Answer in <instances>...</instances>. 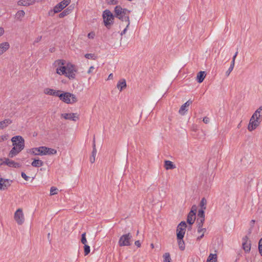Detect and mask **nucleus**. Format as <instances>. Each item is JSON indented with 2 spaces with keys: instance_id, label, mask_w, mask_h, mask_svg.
<instances>
[{
  "instance_id": "nucleus-11",
  "label": "nucleus",
  "mask_w": 262,
  "mask_h": 262,
  "mask_svg": "<svg viewBox=\"0 0 262 262\" xmlns=\"http://www.w3.org/2000/svg\"><path fill=\"white\" fill-rule=\"evenodd\" d=\"M71 2V0H63L59 4H58L54 8V11L55 13H58L60 12L62 9H63L66 7H67L69 4H70Z\"/></svg>"
},
{
  "instance_id": "nucleus-63",
  "label": "nucleus",
  "mask_w": 262,
  "mask_h": 262,
  "mask_svg": "<svg viewBox=\"0 0 262 262\" xmlns=\"http://www.w3.org/2000/svg\"><path fill=\"white\" fill-rule=\"evenodd\" d=\"M48 238H49V236H50V233H48Z\"/></svg>"
},
{
  "instance_id": "nucleus-53",
  "label": "nucleus",
  "mask_w": 262,
  "mask_h": 262,
  "mask_svg": "<svg viewBox=\"0 0 262 262\" xmlns=\"http://www.w3.org/2000/svg\"><path fill=\"white\" fill-rule=\"evenodd\" d=\"M94 69H95V68H94V67L93 66H91V67L89 68V70H88V73H89V74L91 73L93 71V70H94Z\"/></svg>"
},
{
  "instance_id": "nucleus-38",
  "label": "nucleus",
  "mask_w": 262,
  "mask_h": 262,
  "mask_svg": "<svg viewBox=\"0 0 262 262\" xmlns=\"http://www.w3.org/2000/svg\"><path fill=\"white\" fill-rule=\"evenodd\" d=\"M204 210L201 209V210H199L198 213V218H203L205 219V213H204Z\"/></svg>"
},
{
  "instance_id": "nucleus-25",
  "label": "nucleus",
  "mask_w": 262,
  "mask_h": 262,
  "mask_svg": "<svg viewBox=\"0 0 262 262\" xmlns=\"http://www.w3.org/2000/svg\"><path fill=\"white\" fill-rule=\"evenodd\" d=\"M164 167L166 169H173L176 168V166L173 164V163L168 160H166L164 162Z\"/></svg>"
},
{
  "instance_id": "nucleus-52",
  "label": "nucleus",
  "mask_w": 262,
  "mask_h": 262,
  "mask_svg": "<svg viewBox=\"0 0 262 262\" xmlns=\"http://www.w3.org/2000/svg\"><path fill=\"white\" fill-rule=\"evenodd\" d=\"M118 2L117 0H110L109 3L112 5H117Z\"/></svg>"
},
{
  "instance_id": "nucleus-46",
  "label": "nucleus",
  "mask_w": 262,
  "mask_h": 262,
  "mask_svg": "<svg viewBox=\"0 0 262 262\" xmlns=\"http://www.w3.org/2000/svg\"><path fill=\"white\" fill-rule=\"evenodd\" d=\"M85 57L88 59H94V55L93 54L91 53H88L85 54L84 55Z\"/></svg>"
},
{
  "instance_id": "nucleus-33",
  "label": "nucleus",
  "mask_w": 262,
  "mask_h": 262,
  "mask_svg": "<svg viewBox=\"0 0 262 262\" xmlns=\"http://www.w3.org/2000/svg\"><path fill=\"white\" fill-rule=\"evenodd\" d=\"M243 248L245 252H249L251 249L250 244L248 243L247 242H245L243 243Z\"/></svg>"
},
{
  "instance_id": "nucleus-15",
  "label": "nucleus",
  "mask_w": 262,
  "mask_h": 262,
  "mask_svg": "<svg viewBox=\"0 0 262 262\" xmlns=\"http://www.w3.org/2000/svg\"><path fill=\"white\" fill-rule=\"evenodd\" d=\"M4 163L5 165L8 166L10 167L19 168L20 167L19 163L11 160L8 158H5L4 159Z\"/></svg>"
},
{
  "instance_id": "nucleus-40",
  "label": "nucleus",
  "mask_w": 262,
  "mask_h": 262,
  "mask_svg": "<svg viewBox=\"0 0 262 262\" xmlns=\"http://www.w3.org/2000/svg\"><path fill=\"white\" fill-rule=\"evenodd\" d=\"M17 5L19 6H28V4L26 0H19L17 2Z\"/></svg>"
},
{
  "instance_id": "nucleus-54",
  "label": "nucleus",
  "mask_w": 262,
  "mask_h": 262,
  "mask_svg": "<svg viewBox=\"0 0 262 262\" xmlns=\"http://www.w3.org/2000/svg\"><path fill=\"white\" fill-rule=\"evenodd\" d=\"M4 29L2 27H0V36H2L4 33Z\"/></svg>"
},
{
  "instance_id": "nucleus-36",
  "label": "nucleus",
  "mask_w": 262,
  "mask_h": 262,
  "mask_svg": "<svg viewBox=\"0 0 262 262\" xmlns=\"http://www.w3.org/2000/svg\"><path fill=\"white\" fill-rule=\"evenodd\" d=\"M164 262H170V256L169 253H165L163 255Z\"/></svg>"
},
{
  "instance_id": "nucleus-62",
  "label": "nucleus",
  "mask_w": 262,
  "mask_h": 262,
  "mask_svg": "<svg viewBox=\"0 0 262 262\" xmlns=\"http://www.w3.org/2000/svg\"><path fill=\"white\" fill-rule=\"evenodd\" d=\"M251 223L253 224L255 223V221L254 220H252Z\"/></svg>"
},
{
  "instance_id": "nucleus-4",
  "label": "nucleus",
  "mask_w": 262,
  "mask_h": 262,
  "mask_svg": "<svg viewBox=\"0 0 262 262\" xmlns=\"http://www.w3.org/2000/svg\"><path fill=\"white\" fill-rule=\"evenodd\" d=\"M115 16L108 10H105L103 12V18L105 26L109 28L110 26L113 23Z\"/></svg>"
},
{
  "instance_id": "nucleus-20",
  "label": "nucleus",
  "mask_w": 262,
  "mask_h": 262,
  "mask_svg": "<svg viewBox=\"0 0 262 262\" xmlns=\"http://www.w3.org/2000/svg\"><path fill=\"white\" fill-rule=\"evenodd\" d=\"M21 150H22V149H18L17 147L13 146V147L11 149V150L9 152L8 156L10 158H13L14 157H15V156L18 155Z\"/></svg>"
},
{
  "instance_id": "nucleus-24",
  "label": "nucleus",
  "mask_w": 262,
  "mask_h": 262,
  "mask_svg": "<svg viewBox=\"0 0 262 262\" xmlns=\"http://www.w3.org/2000/svg\"><path fill=\"white\" fill-rule=\"evenodd\" d=\"M206 74L204 71H200L199 72L196 76V79L199 83H201L203 81L204 78H205Z\"/></svg>"
},
{
  "instance_id": "nucleus-48",
  "label": "nucleus",
  "mask_w": 262,
  "mask_h": 262,
  "mask_svg": "<svg viewBox=\"0 0 262 262\" xmlns=\"http://www.w3.org/2000/svg\"><path fill=\"white\" fill-rule=\"evenodd\" d=\"M21 176L22 178H24L26 181H28L29 178L26 175V174L25 172H22L21 173Z\"/></svg>"
},
{
  "instance_id": "nucleus-2",
  "label": "nucleus",
  "mask_w": 262,
  "mask_h": 262,
  "mask_svg": "<svg viewBox=\"0 0 262 262\" xmlns=\"http://www.w3.org/2000/svg\"><path fill=\"white\" fill-rule=\"evenodd\" d=\"M114 12V16L116 17L122 21H125L127 22V27H128L130 25L129 14L130 11L126 9L122 8L120 6L118 5L115 8Z\"/></svg>"
},
{
  "instance_id": "nucleus-22",
  "label": "nucleus",
  "mask_w": 262,
  "mask_h": 262,
  "mask_svg": "<svg viewBox=\"0 0 262 262\" xmlns=\"http://www.w3.org/2000/svg\"><path fill=\"white\" fill-rule=\"evenodd\" d=\"M10 182L11 181L8 179H4L2 182V184H0V189L4 190L7 189V188L11 185Z\"/></svg>"
},
{
  "instance_id": "nucleus-58",
  "label": "nucleus",
  "mask_w": 262,
  "mask_h": 262,
  "mask_svg": "<svg viewBox=\"0 0 262 262\" xmlns=\"http://www.w3.org/2000/svg\"><path fill=\"white\" fill-rule=\"evenodd\" d=\"M3 164H5L4 160L1 159H0V165H2Z\"/></svg>"
},
{
  "instance_id": "nucleus-39",
  "label": "nucleus",
  "mask_w": 262,
  "mask_h": 262,
  "mask_svg": "<svg viewBox=\"0 0 262 262\" xmlns=\"http://www.w3.org/2000/svg\"><path fill=\"white\" fill-rule=\"evenodd\" d=\"M58 189L55 187H52L50 189V194L51 195H55L58 193Z\"/></svg>"
},
{
  "instance_id": "nucleus-8",
  "label": "nucleus",
  "mask_w": 262,
  "mask_h": 262,
  "mask_svg": "<svg viewBox=\"0 0 262 262\" xmlns=\"http://www.w3.org/2000/svg\"><path fill=\"white\" fill-rule=\"evenodd\" d=\"M132 235L129 234H126L121 236L119 241V245L121 247L130 245V241Z\"/></svg>"
},
{
  "instance_id": "nucleus-6",
  "label": "nucleus",
  "mask_w": 262,
  "mask_h": 262,
  "mask_svg": "<svg viewBox=\"0 0 262 262\" xmlns=\"http://www.w3.org/2000/svg\"><path fill=\"white\" fill-rule=\"evenodd\" d=\"M11 141L13 146L17 147L20 149H23L25 147V140L20 136H16L12 138Z\"/></svg>"
},
{
  "instance_id": "nucleus-60",
  "label": "nucleus",
  "mask_w": 262,
  "mask_h": 262,
  "mask_svg": "<svg viewBox=\"0 0 262 262\" xmlns=\"http://www.w3.org/2000/svg\"><path fill=\"white\" fill-rule=\"evenodd\" d=\"M50 51L51 52H53L54 51V48H53V49H50Z\"/></svg>"
},
{
  "instance_id": "nucleus-56",
  "label": "nucleus",
  "mask_w": 262,
  "mask_h": 262,
  "mask_svg": "<svg viewBox=\"0 0 262 262\" xmlns=\"http://www.w3.org/2000/svg\"><path fill=\"white\" fill-rule=\"evenodd\" d=\"M127 26H126V28L122 31V32L121 33V35H123V34H125L126 31H127Z\"/></svg>"
},
{
  "instance_id": "nucleus-61",
  "label": "nucleus",
  "mask_w": 262,
  "mask_h": 262,
  "mask_svg": "<svg viewBox=\"0 0 262 262\" xmlns=\"http://www.w3.org/2000/svg\"><path fill=\"white\" fill-rule=\"evenodd\" d=\"M150 246L152 248H154V245L153 244H151Z\"/></svg>"
},
{
  "instance_id": "nucleus-13",
  "label": "nucleus",
  "mask_w": 262,
  "mask_h": 262,
  "mask_svg": "<svg viewBox=\"0 0 262 262\" xmlns=\"http://www.w3.org/2000/svg\"><path fill=\"white\" fill-rule=\"evenodd\" d=\"M61 92V91L60 90H55L48 88H45L43 90V93L45 94L58 97Z\"/></svg>"
},
{
  "instance_id": "nucleus-31",
  "label": "nucleus",
  "mask_w": 262,
  "mask_h": 262,
  "mask_svg": "<svg viewBox=\"0 0 262 262\" xmlns=\"http://www.w3.org/2000/svg\"><path fill=\"white\" fill-rule=\"evenodd\" d=\"M205 219L198 218L196 220L197 227L199 229H206V228H202Z\"/></svg>"
},
{
  "instance_id": "nucleus-57",
  "label": "nucleus",
  "mask_w": 262,
  "mask_h": 262,
  "mask_svg": "<svg viewBox=\"0 0 262 262\" xmlns=\"http://www.w3.org/2000/svg\"><path fill=\"white\" fill-rule=\"evenodd\" d=\"M113 78V75L112 73L110 74L109 75H108V78L107 79L108 80H110V79H112Z\"/></svg>"
},
{
  "instance_id": "nucleus-7",
  "label": "nucleus",
  "mask_w": 262,
  "mask_h": 262,
  "mask_svg": "<svg viewBox=\"0 0 262 262\" xmlns=\"http://www.w3.org/2000/svg\"><path fill=\"white\" fill-rule=\"evenodd\" d=\"M66 68L65 73L63 75L69 79H74L75 77V72H76L75 66L71 63H68L67 64Z\"/></svg>"
},
{
  "instance_id": "nucleus-28",
  "label": "nucleus",
  "mask_w": 262,
  "mask_h": 262,
  "mask_svg": "<svg viewBox=\"0 0 262 262\" xmlns=\"http://www.w3.org/2000/svg\"><path fill=\"white\" fill-rule=\"evenodd\" d=\"M204 230H194L193 235L196 237L198 240H200L204 235Z\"/></svg>"
},
{
  "instance_id": "nucleus-17",
  "label": "nucleus",
  "mask_w": 262,
  "mask_h": 262,
  "mask_svg": "<svg viewBox=\"0 0 262 262\" xmlns=\"http://www.w3.org/2000/svg\"><path fill=\"white\" fill-rule=\"evenodd\" d=\"M192 103V101L190 100H189L187 101L186 103H185L184 104H183L181 107H180L179 113L182 115H184L186 112L187 111V110L186 109V107L188 106H189Z\"/></svg>"
},
{
  "instance_id": "nucleus-37",
  "label": "nucleus",
  "mask_w": 262,
  "mask_h": 262,
  "mask_svg": "<svg viewBox=\"0 0 262 262\" xmlns=\"http://www.w3.org/2000/svg\"><path fill=\"white\" fill-rule=\"evenodd\" d=\"M178 245H179V248L181 250H184V249H185V244H184V241L182 239H179L178 240Z\"/></svg>"
},
{
  "instance_id": "nucleus-16",
  "label": "nucleus",
  "mask_w": 262,
  "mask_h": 262,
  "mask_svg": "<svg viewBox=\"0 0 262 262\" xmlns=\"http://www.w3.org/2000/svg\"><path fill=\"white\" fill-rule=\"evenodd\" d=\"M96 153L97 150L96 148L95 138L94 137L93 141V151L92 152V156L90 158V161L91 163L95 162Z\"/></svg>"
},
{
  "instance_id": "nucleus-27",
  "label": "nucleus",
  "mask_w": 262,
  "mask_h": 262,
  "mask_svg": "<svg viewBox=\"0 0 262 262\" xmlns=\"http://www.w3.org/2000/svg\"><path fill=\"white\" fill-rule=\"evenodd\" d=\"M43 164V162L39 159H34L32 162L31 165L34 167H39L42 166Z\"/></svg>"
},
{
  "instance_id": "nucleus-19",
  "label": "nucleus",
  "mask_w": 262,
  "mask_h": 262,
  "mask_svg": "<svg viewBox=\"0 0 262 262\" xmlns=\"http://www.w3.org/2000/svg\"><path fill=\"white\" fill-rule=\"evenodd\" d=\"M12 123V121L10 119H6L0 121V129H3L6 128L9 125Z\"/></svg>"
},
{
  "instance_id": "nucleus-3",
  "label": "nucleus",
  "mask_w": 262,
  "mask_h": 262,
  "mask_svg": "<svg viewBox=\"0 0 262 262\" xmlns=\"http://www.w3.org/2000/svg\"><path fill=\"white\" fill-rule=\"evenodd\" d=\"M59 98L61 101L67 104H73L78 101L76 96L69 92L60 93Z\"/></svg>"
},
{
  "instance_id": "nucleus-9",
  "label": "nucleus",
  "mask_w": 262,
  "mask_h": 262,
  "mask_svg": "<svg viewBox=\"0 0 262 262\" xmlns=\"http://www.w3.org/2000/svg\"><path fill=\"white\" fill-rule=\"evenodd\" d=\"M196 207L193 206L192 210L189 212L187 215V223L189 226H191L194 222L196 217Z\"/></svg>"
},
{
  "instance_id": "nucleus-41",
  "label": "nucleus",
  "mask_w": 262,
  "mask_h": 262,
  "mask_svg": "<svg viewBox=\"0 0 262 262\" xmlns=\"http://www.w3.org/2000/svg\"><path fill=\"white\" fill-rule=\"evenodd\" d=\"M69 13V10L68 9H66L63 11H62L61 13L59 14V17L62 18L64 17L65 16L67 15Z\"/></svg>"
},
{
  "instance_id": "nucleus-44",
  "label": "nucleus",
  "mask_w": 262,
  "mask_h": 262,
  "mask_svg": "<svg viewBox=\"0 0 262 262\" xmlns=\"http://www.w3.org/2000/svg\"><path fill=\"white\" fill-rule=\"evenodd\" d=\"M258 250L259 253L262 256V238L258 242Z\"/></svg>"
},
{
  "instance_id": "nucleus-59",
  "label": "nucleus",
  "mask_w": 262,
  "mask_h": 262,
  "mask_svg": "<svg viewBox=\"0 0 262 262\" xmlns=\"http://www.w3.org/2000/svg\"><path fill=\"white\" fill-rule=\"evenodd\" d=\"M247 239H248V237L246 236L245 237H244V239L245 241V242H247Z\"/></svg>"
},
{
  "instance_id": "nucleus-30",
  "label": "nucleus",
  "mask_w": 262,
  "mask_h": 262,
  "mask_svg": "<svg viewBox=\"0 0 262 262\" xmlns=\"http://www.w3.org/2000/svg\"><path fill=\"white\" fill-rule=\"evenodd\" d=\"M217 261V255L216 254H210L209 255L207 262H216Z\"/></svg>"
},
{
  "instance_id": "nucleus-21",
  "label": "nucleus",
  "mask_w": 262,
  "mask_h": 262,
  "mask_svg": "<svg viewBox=\"0 0 262 262\" xmlns=\"http://www.w3.org/2000/svg\"><path fill=\"white\" fill-rule=\"evenodd\" d=\"M237 54H238V52L237 51V52H236V53H235L233 57L232 60L231 61L230 66L229 68L228 69V70L226 72V74L227 76H228L229 75V74H230V73L231 72V71L233 70V69L234 68V64H235V58H236Z\"/></svg>"
},
{
  "instance_id": "nucleus-43",
  "label": "nucleus",
  "mask_w": 262,
  "mask_h": 262,
  "mask_svg": "<svg viewBox=\"0 0 262 262\" xmlns=\"http://www.w3.org/2000/svg\"><path fill=\"white\" fill-rule=\"evenodd\" d=\"M85 236H86V232H84L82 234L81 240V243L84 245L86 244V243H87Z\"/></svg>"
},
{
  "instance_id": "nucleus-35",
  "label": "nucleus",
  "mask_w": 262,
  "mask_h": 262,
  "mask_svg": "<svg viewBox=\"0 0 262 262\" xmlns=\"http://www.w3.org/2000/svg\"><path fill=\"white\" fill-rule=\"evenodd\" d=\"M206 204H207L206 200L204 198H202L200 204L201 209H205Z\"/></svg>"
},
{
  "instance_id": "nucleus-50",
  "label": "nucleus",
  "mask_w": 262,
  "mask_h": 262,
  "mask_svg": "<svg viewBox=\"0 0 262 262\" xmlns=\"http://www.w3.org/2000/svg\"><path fill=\"white\" fill-rule=\"evenodd\" d=\"M203 121L205 123V124H207L210 121V120H209V118L207 117H204L203 119Z\"/></svg>"
},
{
  "instance_id": "nucleus-42",
  "label": "nucleus",
  "mask_w": 262,
  "mask_h": 262,
  "mask_svg": "<svg viewBox=\"0 0 262 262\" xmlns=\"http://www.w3.org/2000/svg\"><path fill=\"white\" fill-rule=\"evenodd\" d=\"M84 250L85 255H88L90 252V246L87 245L86 244H85L84 246Z\"/></svg>"
},
{
  "instance_id": "nucleus-51",
  "label": "nucleus",
  "mask_w": 262,
  "mask_h": 262,
  "mask_svg": "<svg viewBox=\"0 0 262 262\" xmlns=\"http://www.w3.org/2000/svg\"><path fill=\"white\" fill-rule=\"evenodd\" d=\"M42 38L41 36H38L34 40V43H37L41 40Z\"/></svg>"
},
{
  "instance_id": "nucleus-55",
  "label": "nucleus",
  "mask_w": 262,
  "mask_h": 262,
  "mask_svg": "<svg viewBox=\"0 0 262 262\" xmlns=\"http://www.w3.org/2000/svg\"><path fill=\"white\" fill-rule=\"evenodd\" d=\"M135 244L136 246H137L138 247H141V244L139 241H137L135 242Z\"/></svg>"
},
{
  "instance_id": "nucleus-64",
  "label": "nucleus",
  "mask_w": 262,
  "mask_h": 262,
  "mask_svg": "<svg viewBox=\"0 0 262 262\" xmlns=\"http://www.w3.org/2000/svg\"><path fill=\"white\" fill-rule=\"evenodd\" d=\"M239 126H240V124H239L238 125V126H237V127H238V128H239Z\"/></svg>"
},
{
  "instance_id": "nucleus-1",
  "label": "nucleus",
  "mask_w": 262,
  "mask_h": 262,
  "mask_svg": "<svg viewBox=\"0 0 262 262\" xmlns=\"http://www.w3.org/2000/svg\"><path fill=\"white\" fill-rule=\"evenodd\" d=\"M262 120V105L258 108L251 116L249 124L248 129L250 132L255 130L260 124Z\"/></svg>"
},
{
  "instance_id": "nucleus-10",
  "label": "nucleus",
  "mask_w": 262,
  "mask_h": 262,
  "mask_svg": "<svg viewBox=\"0 0 262 262\" xmlns=\"http://www.w3.org/2000/svg\"><path fill=\"white\" fill-rule=\"evenodd\" d=\"M14 219L18 224L21 225L24 222V216L21 209H18L14 213Z\"/></svg>"
},
{
  "instance_id": "nucleus-5",
  "label": "nucleus",
  "mask_w": 262,
  "mask_h": 262,
  "mask_svg": "<svg viewBox=\"0 0 262 262\" xmlns=\"http://www.w3.org/2000/svg\"><path fill=\"white\" fill-rule=\"evenodd\" d=\"M54 66L56 68V73L62 75L65 73V70H66V66L65 64V61L62 59H58L56 60L54 63Z\"/></svg>"
},
{
  "instance_id": "nucleus-14",
  "label": "nucleus",
  "mask_w": 262,
  "mask_h": 262,
  "mask_svg": "<svg viewBox=\"0 0 262 262\" xmlns=\"http://www.w3.org/2000/svg\"><path fill=\"white\" fill-rule=\"evenodd\" d=\"M61 116L66 120H72L74 121L79 118L76 113H64L62 114Z\"/></svg>"
},
{
  "instance_id": "nucleus-34",
  "label": "nucleus",
  "mask_w": 262,
  "mask_h": 262,
  "mask_svg": "<svg viewBox=\"0 0 262 262\" xmlns=\"http://www.w3.org/2000/svg\"><path fill=\"white\" fill-rule=\"evenodd\" d=\"M185 234V230H179L177 233V238L178 239H183Z\"/></svg>"
},
{
  "instance_id": "nucleus-26",
  "label": "nucleus",
  "mask_w": 262,
  "mask_h": 262,
  "mask_svg": "<svg viewBox=\"0 0 262 262\" xmlns=\"http://www.w3.org/2000/svg\"><path fill=\"white\" fill-rule=\"evenodd\" d=\"M126 86V83L125 79H122L118 81L117 85V87L120 90V91H121L123 89L125 88Z\"/></svg>"
},
{
  "instance_id": "nucleus-29",
  "label": "nucleus",
  "mask_w": 262,
  "mask_h": 262,
  "mask_svg": "<svg viewBox=\"0 0 262 262\" xmlns=\"http://www.w3.org/2000/svg\"><path fill=\"white\" fill-rule=\"evenodd\" d=\"M187 228L189 229L190 228H191V226H189V225L187 226L186 222L185 221H182L177 226V229H185Z\"/></svg>"
},
{
  "instance_id": "nucleus-18",
  "label": "nucleus",
  "mask_w": 262,
  "mask_h": 262,
  "mask_svg": "<svg viewBox=\"0 0 262 262\" xmlns=\"http://www.w3.org/2000/svg\"><path fill=\"white\" fill-rule=\"evenodd\" d=\"M10 48V44L8 42H4L0 43V56L6 52Z\"/></svg>"
},
{
  "instance_id": "nucleus-23",
  "label": "nucleus",
  "mask_w": 262,
  "mask_h": 262,
  "mask_svg": "<svg viewBox=\"0 0 262 262\" xmlns=\"http://www.w3.org/2000/svg\"><path fill=\"white\" fill-rule=\"evenodd\" d=\"M25 15V12L24 10H19L15 14V18L16 20L20 21L22 20Z\"/></svg>"
},
{
  "instance_id": "nucleus-12",
  "label": "nucleus",
  "mask_w": 262,
  "mask_h": 262,
  "mask_svg": "<svg viewBox=\"0 0 262 262\" xmlns=\"http://www.w3.org/2000/svg\"><path fill=\"white\" fill-rule=\"evenodd\" d=\"M45 149H46V146L33 148L31 149V153L34 155H46Z\"/></svg>"
},
{
  "instance_id": "nucleus-45",
  "label": "nucleus",
  "mask_w": 262,
  "mask_h": 262,
  "mask_svg": "<svg viewBox=\"0 0 262 262\" xmlns=\"http://www.w3.org/2000/svg\"><path fill=\"white\" fill-rule=\"evenodd\" d=\"M8 138V135H4L2 136H0V142H3L4 141H6Z\"/></svg>"
},
{
  "instance_id": "nucleus-32",
  "label": "nucleus",
  "mask_w": 262,
  "mask_h": 262,
  "mask_svg": "<svg viewBox=\"0 0 262 262\" xmlns=\"http://www.w3.org/2000/svg\"><path fill=\"white\" fill-rule=\"evenodd\" d=\"M46 155H55L57 153V150L54 148H49L46 147Z\"/></svg>"
},
{
  "instance_id": "nucleus-47",
  "label": "nucleus",
  "mask_w": 262,
  "mask_h": 262,
  "mask_svg": "<svg viewBox=\"0 0 262 262\" xmlns=\"http://www.w3.org/2000/svg\"><path fill=\"white\" fill-rule=\"evenodd\" d=\"M95 36V34L94 32H90L88 35V37L89 38L93 39Z\"/></svg>"
},
{
  "instance_id": "nucleus-49",
  "label": "nucleus",
  "mask_w": 262,
  "mask_h": 262,
  "mask_svg": "<svg viewBox=\"0 0 262 262\" xmlns=\"http://www.w3.org/2000/svg\"><path fill=\"white\" fill-rule=\"evenodd\" d=\"M27 1V3L28 4V6L30 5H32L35 4L36 1L35 0H26Z\"/></svg>"
}]
</instances>
